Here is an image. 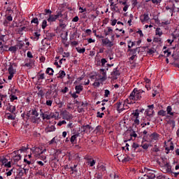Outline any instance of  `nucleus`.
Segmentation results:
<instances>
[{
    "label": "nucleus",
    "mask_w": 179,
    "mask_h": 179,
    "mask_svg": "<svg viewBox=\"0 0 179 179\" xmlns=\"http://www.w3.org/2000/svg\"><path fill=\"white\" fill-rule=\"evenodd\" d=\"M15 106H8V111L10 112L11 113L14 114L15 113Z\"/></svg>",
    "instance_id": "obj_28"
},
{
    "label": "nucleus",
    "mask_w": 179,
    "mask_h": 179,
    "mask_svg": "<svg viewBox=\"0 0 179 179\" xmlns=\"http://www.w3.org/2000/svg\"><path fill=\"white\" fill-rule=\"evenodd\" d=\"M66 127L69 128V129H72L73 127V123L69 122V124H68V125H66Z\"/></svg>",
    "instance_id": "obj_64"
},
{
    "label": "nucleus",
    "mask_w": 179,
    "mask_h": 179,
    "mask_svg": "<svg viewBox=\"0 0 179 179\" xmlns=\"http://www.w3.org/2000/svg\"><path fill=\"white\" fill-rule=\"evenodd\" d=\"M42 120H51V115L48 114V113L45 112V113H41Z\"/></svg>",
    "instance_id": "obj_23"
},
{
    "label": "nucleus",
    "mask_w": 179,
    "mask_h": 179,
    "mask_svg": "<svg viewBox=\"0 0 179 179\" xmlns=\"http://www.w3.org/2000/svg\"><path fill=\"white\" fill-rule=\"evenodd\" d=\"M106 63H107V60H106V59H101V66H105Z\"/></svg>",
    "instance_id": "obj_44"
},
{
    "label": "nucleus",
    "mask_w": 179,
    "mask_h": 179,
    "mask_svg": "<svg viewBox=\"0 0 179 179\" xmlns=\"http://www.w3.org/2000/svg\"><path fill=\"white\" fill-rule=\"evenodd\" d=\"M87 163H89V164H90V166L92 167L94 166V165H95L96 162L92 159H87Z\"/></svg>",
    "instance_id": "obj_36"
},
{
    "label": "nucleus",
    "mask_w": 179,
    "mask_h": 179,
    "mask_svg": "<svg viewBox=\"0 0 179 179\" xmlns=\"http://www.w3.org/2000/svg\"><path fill=\"white\" fill-rule=\"evenodd\" d=\"M124 107V104H122L120 102L115 103V108H117V111H118V113H122L124 110L125 108Z\"/></svg>",
    "instance_id": "obj_13"
},
{
    "label": "nucleus",
    "mask_w": 179,
    "mask_h": 179,
    "mask_svg": "<svg viewBox=\"0 0 179 179\" xmlns=\"http://www.w3.org/2000/svg\"><path fill=\"white\" fill-rule=\"evenodd\" d=\"M103 115H104V113H101L100 112H97V117L102 118Z\"/></svg>",
    "instance_id": "obj_60"
},
{
    "label": "nucleus",
    "mask_w": 179,
    "mask_h": 179,
    "mask_svg": "<svg viewBox=\"0 0 179 179\" xmlns=\"http://www.w3.org/2000/svg\"><path fill=\"white\" fill-rule=\"evenodd\" d=\"M27 148L22 147V148H21L20 150H17V152H24L27 151Z\"/></svg>",
    "instance_id": "obj_53"
},
{
    "label": "nucleus",
    "mask_w": 179,
    "mask_h": 179,
    "mask_svg": "<svg viewBox=\"0 0 179 179\" xmlns=\"http://www.w3.org/2000/svg\"><path fill=\"white\" fill-rule=\"evenodd\" d=\"M1 165L4 166V167L10 168V162H8L6 158H1Z\"/></svg>",
    "instance_id": "obj_12"
},
{
    "label": "nucleus",
    "mask_w": 179,
    "mask_h": 179,
    "mask_svg": "<svg viewBox=\"0 0 179 179\" xmlns=\"http://www.w3.org/2000/svg\"><path fill=\"white\" fill-rule=\"evenodd\" d=\"M57 143L56 138H52L51 141L48 142V145H52Z\"/></svg>",
    "instance_id": "obj_48"
},
{
    "label": "nucleus",
    "mask_w": 179,
    "mask_h": 179,
    "mask_svg": "<svg viewBox=\"0 0 179 179\" xmlns=\"http://www.w3.org/2000/svg\"><path fill=\"white\" fill-rule=\"evenodd\" d=\"M69 90H68V87H64L63 90H62V93L63 94H66V92H68Z\"/></svg>",
    "instance_id": "obj_59"
},
{
    "label": "nucleus",
    "mask_w": 179,
    "mask_h": 179,
    "mask_svg": "<svg viewBox=\"0 0 179 179\" xmlns=\"http://www.w3.org/2000/svg\"><path fill=\"white\" fill-rule=\"evenodd\" d=\"M90 129H92V127L89 124L81 127V132L88 133L90 132Z\"/></svg>",
    "instance_id": "obj_18"
},
{
    "label": "nucleus",
    "mask_w": 179,
    "mask_h": 179,
    "mask_svg": "<svg viewBox=\"0 0 179 179\" xmlns=\"http://www.w3.org/2000/svg\"><path fill=\"white\" fill-rule=\"evenodd\" d=\"M110 179H118V176H116L115 172H112L110 174Z\"/></svg>",
    "instance_id": "obj_39"
},
{
    "label": "nucleus",
    "mask_w": 179,
    "mask_h": 179,
    "mask_svg": "<svg viewBox=\"0 0 179 179\" xmlns=\"http://www.w3.org/2000/svg\"><path fill=\"white\" fill-rule=\"evenodd\" d=\"M52 101V100H46V106L48 107H51Z\"/></svg>",
    "instance_id": "obj_45"
},
{
    "label": "nucleus",
    "mask_w": 179,
    "mask_h": 179,
    "mask_svg": "<svg viewBox=\"0 0 179 179\" xmlns=\"http://www.w3.org/2000/svg\"><path fill=\"white\" fill-rule=\"evenodd\" d=\"M108 96H110V91L105 90V97H108Z\"/></svg>",
    "instance_id": "obj_58"
},
{
    "label": "nucleus",
    "mask_w": 179,
    "mask_h": 179,
    "mask_svg": "<svg viewBox=\"0 0 179 179\" xmlns=\"http://www.w3.org/2000/svg\"><path fill=\"white\" fill-rule=\"evenodd\" d=\"M165 167H166V172H167L169 173H173L171 169V166L169 164H166Z\"/></svg>",
    "instance_id": "obj_40"
},
{
    "label": "nucleus",
    "mask_w": 179,
    "mask_h": 179,
    "mask_svg": "<svg viewBox=\"0 0 179 179\" xmlns=\"http://www.w3.org/2000/svg\"><path fill=\"white\" fill-rule=\"evenodd\" d=\"M56 131V127L54 125L48 126L45 129V132L46 133H51Z\"/></svg>",
    "instance_id": "obj_21"
},
{
    "label": "nucleus",
    "mask_w": 179,
    "mask_h": 179,
    "mask_svg": "<svg viewBox=\"0 0 179 179\" xmlns=\"http://www.w3.org/2000/svg\"><path fill=\"white\" fill-rule=\"evenodd\" d=\"M149 20H150V17H149V14L148 13H145L144 15L140 16V22H141L143 24Z\"/></svg>",
    "instance_id": "obj_9"
},
{
    "label": "nucleus",
    "mask_w": 179,
    "mask_h": 179,
    "mask_svg": "<svg viewBox=\"0 0 179 179\" xmlns=\"http://www.w3.org/2000/svg\"><path fill=\"white\" fill-rule=\"evenodd\" d=\"M136 50H138V48H136V49H130L129 50V52H131V55H133L130 57V60L133 61L135 59V57H136V55H135L136 53Z\"/></svg>",
    "instance_id": "obj_24"
},
{
    "label": "nucleus",
    "mask_w": 179,
    "mask_h": 179,
    "mask_svg": "<svg viewBox=\"0 0 179 179\" xmlns=\"http://www.w3.org/2000/svg\"><path fill=\"white\" fill-rule=\"evenodd\" d=\"M35 61H34L32 59H27L25 64H24V66H27V68L31 69L32 66H34V63Z\"/></svg>",
    "instance_id": "obj_11"
},
{
    "label": "nucleus",
    "mask_w": 179,
    "mask_h": 179,
    "mask_svg": "<svg viewBox=\"0 0 179 179\" xmlns=\"http://www.w3.org/2000/svg\"><path fill=\"white\" fill-rule=\"evenodd\" d=\"M120 73L117 69H113V71L110 73V76H112V79L117 80V77L120 76Z\"/></svg>",
    "instance_id": "obj_14"
},
{
    "label": "nucleus",
    "mask_w": 179,
    "mask_h": 179,
    "mask_svg": "<svg viewBox=\"0 0 179 179\" xmlns=\"http://www.w3.org/2000/svg\"><path fill=\"white\" fill-rule=\"evenodd\" d=\"M149 145L148 144H144L143 145H141V148H143V149H144L145 150H147L149 148Z\"/></svg>",
    "instance_id": "obj_54"
},
{
    "label": "nucleus",
    "mask_w": 179,
    "mask_h": 179,
    "mask_svg": "<svg viewBox=\"0 0 179 179\" xmlns=\"http://www.w3.org/2000/svg\"><path fill=\"white\" fill-rule=\"evenodd\" d=\"M152 151L155 152H158L159 151V148H157V145H155L154 148L152 149Z\"/></svg>",
    "instance_id": "obj_57"
},
{
    "label": "nucleus",
    "mask_w": 179,
    "mask_h": 179,
    "mask_svg": "<svg viewBox=\"0 0 179 179\" xmlns=\"http://www.w3.org/2000/svg\"><path fill=\"white\" fill-rule=\"evenodd\" d=\"M79 21V17L78 16L74 17V18H73L72 22H77Z\"/></svg>",
    "instance_id": "obj_62"
},
{
    "label": "nucleus",
    "mask_w": 179,
    "mask_h": 179,
    "mask_svg": "<svg viewBox=\"0 0 179 179\" xmlns=\"http://www.w3.org/2000/svg\"><path fill=\"white\" fill-rule=\"evenodd\" d=\"M47 22L46 20H43V21H42V24H41V27L42 29H45L47 27Z\"/></svg>",
    "instance_id": "obj_41"
},
{
    "label": "nucleus",
    "mask_w": 179,
    "mask_h": 179,
    "mask_svg": "<svg viewBox=\"0 0 179 179\" xmlns=\"http://www.w3.org/2000/svg\"><path fill=\"white\" fill-rule=\"evenodd\" d=\"M150 138H151V141H157L159 140V134L154 133L150 135Z\"/></svg>",
    "instance_id": "obj_27"
},
{
    "label": "nucleus",
    "mask_w": 179,
    "mask_h": 179,
    "mask_svg": "<svg viewBox=\"0 0 179 179\" xmlns=\"http://www.w3.org/2000/svg\"><path fill=\"white\" fill-rule=\"evenodd\" d=\"M66 124V120H62L61 122H58V123L57 124V125L58 127H62V125Z\"/></svg>",
    "instance_id": "obj_43"
},
{
    "label": "nucleus",
    "mask_w": 179,
    "mask_h": 179,
    "mask_svg": "<svg viewBox=\"0 0 179 179\" xmlns=\"http://www.w3.org/2000/svg\"><path fill=\"white\" fill-rule=\"evenodd\" d=\"M120 162H122V163H125V162H129V158L128 157H124V158H123L122 159H121Z\"/></svg>",
    "instance_id": "obj_49"
},
{
    "label": "nucleus",
    "mask_w": 179,
    "mask_h": 179,
    "mask_svg": "<svg viewBox=\"0 0 179 179\" xmlns=\"http://www.w3.org/2000/svg\"><path fill=\"white\" fill-rule=\"evenodd\" d=\"M165 111H166V113H167V115H169L170 116L174 115V113L172 112V108L171 107V106H167V108Z\"/></svg>",
    "instance_id": "obj_25"
},
{
    "label": "nucleus",
    "mask_w": 179,
    "mask_h": 179,
    "mask_svg": "<svg viewBox=\"0 0 179 179\" xmlns=\"http://www.w3.org/2000/svg\"><path fill=\"white\" fill-rule=\"evenodd\" d=\"M29 118L34 124H36L38 120H40V117H38V113H37L35 109L31 110V116H29Z\"/></svg>",
    "instance_id": "obj_3"
},
{
    "label": "nucleus",
    "mask_w": 179,
    "mask_h": 179,
    "mask_svg": "<svg viewBox=\"0 0 179 179\" xmlns=\"http://www.w3.org/2000/svg\"><path fill=\"white\" fill-rule=\"evenodd\" d=\"M155 34L156 36H159V37H161L162 36L163 33L160 28L156 29Z\"/></svg>",
    "instance_id": "obj_31"
},
{
    "label": "nucleus",
    "mask_w": 179,
    "mask_h": 179,
    "mask_svg": "<svg viewBox=\"0 0 179 179\" xmlns=\"http://www.w3.org/2000/svg\"><path fill=\"white\" fill-rule=\"evenodd\" d=\"M139 113L138 110L135 111L134 113H132L133 116H134L135 117V120H134V124H136V125H139Z\"/></svg>",
    "instance_id": "obj_15"
},
{
    "label": "nucleus",
    "mask_w": 179,
    "mask_h": 179,
    "mask_svg": "<svg viewBox=\"0 0 179 179\" xmlns=\"http://www.w3.org/2000/svg\"><path fill=\"white\" fill-rule=\"evenodd\" d=\"M45 79V73H40L37 76V80H42Z\"/></svg>",
    "instance_id": "obj_37"
},
{
    "label": "nucleus",
    "mask_w": 179,
    "mask_h": 179,
    "mask_svg": "<svg viewBox=\"0 0 179 179\" xmlns=\"http://www.w3.org/2000/svg\"><path fill=\"white\" fill-rule=\"evenodd\" d=\"M144 93V91L141 90L134 89L131 93H130L129 97L128 100L131 101L129 103V104H133L136 101H139L141 99V94Z\"/></svg>",
    "instance_id": "obj_1"
},
{
    "label": "nucleus",
    "mask_w": 179,
    "mask_h": 179,
    "mask_svg": "<svg viewBox=\"0 0 179 179\" xmlns=\"http://www.w3.org/2000/svg\"><path fill=\"white\" fill-rule=\"evenodd\" d=\"M154 41L155 43H161V38H155Z\"/></svg>",
    "instance_id": "obj_61"
},
{
    "label": "nucleus",
    "mask_w": 179,
    "mask_h": 179,
    "mask_svg": "<svg viewBox=\"0 0 179 179\" xmlns=\"http://www.w3.org/2000/svg\"><path fill=\"white\" fill-rule=\"evenodd\" d=\"M146 120V117H143V119H141V128H144L147 125H150V120H148V122Z\"/></svg>",
    "instance_id": "obj_19"
},
{
    "label": "nucleus",
    "mask_w": 179,
    "mask_h": 179,
    "mask_svg": "<svg viewBox=\"0 0 179 179\" xmlns=\"http://www.w3.org/2000/svg\"><path fill=\"white\" fill-rule=\"evenodd\" d=\"M8 51L13 52V53H15L17 51V46H11L10 48H9L8 49Z\"/></svg>",
    "instance_id": "obj_30"
},
{
    "label": "nucleus",
    "mask_w": 179,
    "mask_h": 179,
    "mask_svg": "<svg viewBox=\"0 0 179 179\" xmlns=\"http://www.w3.org/2000/svg\"><path fill=\"white\" fill-rule=\"evenodd\" d=\"M112 32H113V30L111 27H107V31L105 30V36H108L109 35H111Z\"/></svg>",
    "instance_id": "obj_34"
},
{
    "label": "nucleus",
    "mask_w": 179,
    "mask_h": 179,
    "mask_svg": "<svg viewBox=\"0 0 179 179\" xmlns=\"http://www.w3.org/2000/svg\"><path fill=\"white\" fill-rule=\"evenodd\" d=\"M37 90H38V92H37V96L41 97V99L45 96V90L42 89L41 87L37 86L36 87Z\"/></svg>",
    "instance_id": "obj_16"
},
{
    "label": "nucleus",
    "mask_w": 179,
    "mask_h": 179,
    "mask_svg": "<svg viewBox=\"0 0 179 179\" xmlns=\"http://www.w3.org/2000/svg\"><path fill=\"white\" fill-rule=\"evenodd\" d=\"M45 13H46V14H48V15H52V10H45Z\"/></svg>",
    "instance_id": "obj_63"
},
{
    "label": "nucleus",
    "mask_w": 179,
    "mask_h": 179,
    "mask_svg": "<svg viewBox=\"0 0 179 179\" xmlns=\"http://www.w3.org/2000/svg\"><path fill=\"white\" fill-rule=\"evenodd\" d=\"M13 155H14V157H13V161H14V163H17L22 159V156L20 155H17V151H14Z\"/></svg>",
    "instance_id": "obj_10"
},
{
    "label": "nucleus",
    "mask_w": 179,
    "mask_h": 179,
    "mask_svg": "<svg viewBox=\"0 0 179 179\" xmlns=\"http://www.w3.org/2000/svg\"><path fill=\"white\" fill-rule=\"evenodd\" d=\"M101 75L97 76V79L100 81H104L106 80V72L104 69H101Z\"/></svg>",
    "instance_id": "obj_17"
},
{
    "label": "nucleus",
    "mask_w": 179,
    "mask_h": 179,
    "mask_svg": "<svg viewBox=\"0 0 179 179\" xmlns=\"http://www.w3.org/2000/svg\"><path fill=\"white\" fill-rule=\"evenodd\" d=\"M83 90V87L82 85H76V94H80V92Z\"/></svg>",
    "instance_id": "obj_26"
},
{
    "label": "nucleus",
    "mask_w": 179,
    "mask_h": 179,
    "mask_svg": "<svg viewBox=\"0 0 179 179\" xmlns=\"http://www.w3.org/2000/svg\"><path fill=\"white\" fill-rule=\"evenodd\" d=\"M102 45L107 47V48H111L114 43L110 39L106 38L105 39H102Z\"/></svg>",
    "instance_id": "obj_7"
},
{
    "label": "nucleus",
    "mask_w": 179,
    "mask_h": 179,
    "mask_svg": "<svg viewBox=\"0 0 179 179\" xmlns=\"http://www.w3.org/2000/svg\"><path fill=\"white\" fill-rule=\"evenodd\" d=\"M135 45V43L134 42H129L128 43V48L131 49V48H133V46Z\"/></svg>",
    "instance_id": "obj_46"
},
{
    "label": "nucleus",
    "mask_w": 179,
    "mask_h": 179,
    "mask_svg": "<svg viewBox=\"0 0 179 179\" xmlns=\"http://www.w3.org/2000/svg\"><path fill=\"white\" fill-rule=\"evenodd\" d=\"M72 118H73V116L69 113L64 112L63 113V120H65L68 121V120H71Z\"/></svg>",
    "instance_id": "obj_20"
},
{
    "label": "nucleus",
    "mask_w": 179,
    "mask_h": 179,
    "mask_svg": "<svg viewBox=\"0 0 179 179\" xmlns=\"http://www.w3.org/2000/svg\"><path fill=\"white\" fill-rule=\"evenodd\" d=\"M79 136V134H76L74 136H71V143H76V138Z\"/></svg>",
    "instance_id": "obj_29"
},
{
    "label": "nucleus",
    "mask_w": 179,
    "mask_h": 179,
    "mask_svg": "<svg viewBox=\"0 0 179 179\" xmlns=\"http://www.w3.org/2000/svg\"><path fill=\"white\" fill-rule=\"evenodd\" d=\"M8 120H15V117L13 116L12 115L9 114V115L7 116Z\"/></svg>",
    "instance_id": "obj_47"
},
{
    "label": "nucleus",
    "mask_w": 179,
    "mask_h": 179,
    "mask_svg": "<svg viewBox=\"0 0 179 179\" xmlns=\"http://www.w3.org/2000/svg\"><path fill=\"white\" fill-rule=\"evenodd\" d=\"M97 169L99 170V173H97L95 179H101L102 176L106 173V167L103 165H99Z\"/></svg>",
    "instance_id": "obj_4"
},
{
    "label": "nucleus",
    "mask_w": 179,
    "mask_h": 179,
    "mask_svg": "<svg viewBox=\"0 0 179 179\" xmlns=\"http://www.w3.org/2000/svg\"><path fill=\"white\" fill-rule=\"evenodd\" d=\"M63 17V15L61 12L57 13V15H50L48 19H47L46 22L52 23L53 22H56L57 19Z\"/></svg>",
    "instance_id": "obj_5"
},
{
    "label": "nucleus",
    "mask_w": 179,
    "mask_h": 179,
    "mask_svg": "<svg viewBox=\"0 0 179 179\" xmlns=\"http://www.w3.org/2000/svg\"><path fill=\"white\" fill-rule=\"evenodd\" d=\"M15 100H17V97L15 96V95H11V96H10V101L13 102V101H14Z\"/></svg>",
    "instance_id": "obj_50"
},
{
    "label": "nucleus",
    "mask_w": 179,
    "mask_h": 179,
    "mask_svg": "<svg viewBox=\"0 0 179 179\" xmlns=\"http://www.w3.org/2000/svg\"><path fill=\"white\" fill-rule=\"evenodd\" d=\"M46 73H48L50 76L53 75V69H52L51 68L47 69Z\"/></svg>",
    "instance_id": "obj_42"
},
{
    "label": "nucleus",
    "mask_w": 179,
    "mask_h": 179,
    "mask_svg": "<svg viewBox=\"0 0 179 179\" xmlns=\"http://www.w3.org/2000/svg\"><path fill=\"white\" fill-rule=\"evenodd\" d=\"M166 115H167V113L164 110H161L159 112H157V115L161 117H165Z\"/></svg>",
    "instance_id": "obj_32"
},
{
    "label": "nucleus",
    "mask_w": 179,
    "mask_h": 179,
    "mask_svg": "<svg viewBox=\"0 0 179 179\" xmlns=\"http://www.w3.org/2000/svg\"><path fill=\"white\" fill-rule=\"evenodd\" d=\"M110 10L115 13H120V8H118V6H117V4H115V3L110 4Z\"/></svg>",
    "instance_id": "obj_22"
},
{
    "label": "nucleus",
    "mask_w": 179,
    "mask_h": 179,
    "mask_svg": "<svg viewBox=\"0 0 179 179\" xmlns=\"http://www.w3.org/2000/svg\"><path fill=\"white\" fill-rule=\"evenodd\" d=\"M76 52H78L79 54H83L85 52V48H76Z\"/></svg>",
    "instance_id": "obj_35"
},
{
    "label": "nucleus",
    "mask_w": 179,
    "mask_h": 179,
    "mask_svg": "<svg viewBox=\"0 0 179 179\" xmlns=\"http://www.w3.org/2000/svg\"><path fill=\"white\" fill-rule=\"evenodd\" d=\"M31 155L35 157H38L43 153H41V148H31Z\"/></svg>",
    "instance_id": "obj_8"
},
{
    "label": "nucleus",
    "mask_w": 179,
    "mask_h": 179,
    "mask_svg": "<svg viewBox=\"0 0 179 179\" xmlns=\"http://www.w3.org/2000/svg\"><path fill=\"white\" fill-rule=\"evenodd\" d=\"M168 124H169L172 125V127H173V128H174V126H175L174 120H169Z\"/></svg>",
    "instance_id": "obj_55"
},
{
    "label": "nucleus",
    "mask_w": 179,
    "mask_h": 179,
    "mask_svg": "<svg viewBox=\"0 0 179 179\" xmlns=\"http://www.w3.org/2000/svg\"><path fill=\"white\" fill-rule=\"evenodd\" d=\"M31 23L38 24V20H37V18H34L31 20Z\"/></svg>",
    "instance_id": "obj_56"
},
{
    "label": "nucleus",
    "mask_w": 179,
    "mask_h": 179,
    "mask_svg": "<svg viewBox=\"0 0 179 179\" xmlns=\"http://www.w3.org/2000/svg\"><path fill=\"white\" fill-rule=\"evenodd\" d=\"M17 68V64L15 63L10 64L8 68V73L9 76H8V80H11L14 74H15V69Z\"/></svg>",
    "instance_id": "obj_2"
},
{
    "label": "nucleus",
    "mask_w": 179,
    "mask_h": 179,
    "mask_svg": "<svg viewBox=\"0 0 179 179\" xmlns=\"http://www.w3.org/2000/svg\"><path fill=\"white\" fill-rule=\"evenodd\" d=\"M162 0H151V1L152 2V3L158 5L159 3H161Z\"/></svg>",
    "instance_id": "obj_52"
},
{
    "label": "nucleus",
    "mask_w": 179,
    "mask_h": 179,
    "mask_svg": "<svg viewBox=\"0 0 179 179\" xmlns=\"http://www.w3.org/2000/svg\"><path fill=\"white\" fill-rule=\"evenodd\" d=\"M131 5L133 6V7L136 6V5H138L137 0H131Z\"/></svg>",
    "instance_id": "obj_51"
},
{
    "label": "nucleus",
    "mask_w": 179,
    "mask_h": 179,
    "mask_svg": "<svg viewBox=\"0 0 179 179\" xmlns=\"http://www.w3.org/2000/svg\"><path fill=\"white\" fill-rule=\"evenodd\" d=\"M66 76V73L63 71H59V73H58V76L57 78H59V79H62L63 78H64Z\"/></svg>",
    "instance_id": "obj_33"
},
{
    "label": "nucleus",
    "mask_w": 179,
    "mask_h": 179,
    "mask_svg": "<svg viewBox=\"0 0 179 179\" xmlns=\"http://www.w3.org/2000/svg\"><path fill=\"white\" fill-rule=\"evenodd\" d=\"M148 108L145 110V115H146V117H152L154 116V105H150Z\"/></svg>",
    "instance_id": "obj_6"
},
{
    "label": "nucleus",
    "mask_w": 179,
    "mask_h": 179,
    "mask_svg": "<svg viewBox=\"0 0 179 179\" xmlns=\"http://www.w3.org/2000/svg\"><path fill=\"white\" fill-rule=\"evenodd\" d=\"M171 24V21L167 20H163L161 22V26H164V25H169Z\"/></svg>",
    "instance_id": "obj_38"
}]
</instances>
